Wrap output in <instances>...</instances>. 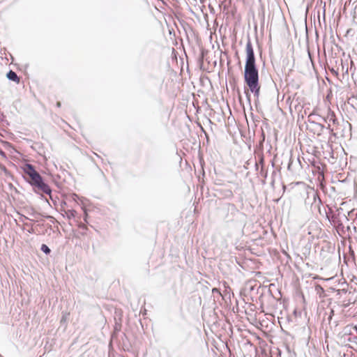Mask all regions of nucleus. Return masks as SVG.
I'll list each match as a JSON object with an SVG mask.
<instances>
[{
  "label": "nucleus",
  "instance_id": "26",
  "mask_svg": "<svg viewBox=\"0 0 357 357\" xmlns=\"http://www.w3.org/2000/svg\"><path fill=\"white\" fill-rule=\"evenodd\" d=\"M86 218H87V213H85L84 218V221H85V222H86Z\"/></svg>",
  "mask_w": 357,
  "mask_h": 357
},
{
  "label": "nucleus",
  "instance_id": "6",
  "mask_svg": "<svg viewBox=\"0 0 357 357\" xmlns=\"http://www.w3.org/2000/svg\"><path fill=\"white\" fill-rule=\"evenodd\" d=\"M6 77L10 80V81H13L16 83H19L20 81V77L17 76V73L15 72H14L13 70H10L7 74H6Z\"/></svg>",
  "mask_w": 357,
  "mask_h": 357
},
{
  "label": "nucleus",
  "instance_id": "8",
  "mask_svg": "<svg viewBox=\"0 0 357 357\" xmlns=\"http://www.w3.org/2000/svg\"><path fill=\"white\" fill-rule=\"evenodd\" d=\"M315 291L319 297H322L324 294V289L320 284H317L315 286Z\"/></svg>",
  "mask_w": 357,
  "mask_h": 357
},
{
  "label": "nucleus",
  "instance_id": "24",
  "mask_svg": "<svg viewBox=\"0 0 357 357\" xmlns=\"http://www.w3.org/2000/svg\"><path fill=\"white\" fill-rule=\"evenodd\" d=\"M337 291V292L342 291V293H344V292H346L347 291H346L345 289H338Z\"/></svg>",
  "mask_w": 357,
  "mask_h": 357
},
{
  "label": "nucleus",
  "instance_id": "17",
  "mask_svg": "<svg viewBox=\"0 0 357 357\" xmlns=\"http://www.w3.org/2000/svg\"><path fill=\"white\" fill-rule=\"evenodd\" d=\"M261 137H262V139H261V143L262 144L265 140V134L263 131H262Z\"/></svg>",
  "mask_w": 357,
  "mask_h": 357
},
{
  "label": "nucleus",
  "instance_id": "11",
  "mask_svg": "<svg viewBox=\"0 0 357 357\" xmlns=\"http://www.w3.org/2000/svg\"><path fill=\"white\" fill-rule=\"evenodd\" d=\"M259 174H260V175H261V176H263L264 178H266V177H267V172H266V171H264V167H261Z\"/></svg>",
  "mask_w": 357,
  "mask_h": 357
},
{
  "label": "nucleus",
  "instance_id": "9",
  "mask_svg": "<svg viewBox=\"0 0 357 357\" xmlns=\"http://www.w3.org/2000/svg\"><path fill=\"white\" fill-rule=\"evenodd\" d=\"M40 250L45 255H49L51 252V249L46 244L41 245Z\"/></svg>",
  "mask_w": 357,
  "mask_h": 357
},
{
  "label": "nucleus",
  "instance_id": "29",
  "mask_svg": "<svg viewBox=\"0 0 357 357\" xmlns=\"http://www.w3.org/2000/svg\"><path fill=\"white\" fill-rule=\"evenodd\" d=\"M0 357H3V356L0 354Z\"/></svg>",
  "mask_w": 357,
  "mask_h": 357
},
{
  "label": "nucleus",
  "instance_id": "23",
  "mask_svg": "<svg viewBox=\"0 0 357 357\" xmlns=\"http://www.w3.org/2000/svg\"><path fill=\"white\" fill-rule=\"evenodd\" d=\"M61 102L58 101V102H56V107H61Z\"/></svg>",
  "mask_w": 357,
  "mask_h": 357
},
{
  "label": "nucleus",
  "instance_id": "7",
  "mask_svg": "<svg viewBox=\"0 0 357 357\" xmlns=\"http://www.w3.org/2000/svg\"><path fill=\"white\" fill-rule=\"evenodd\" d=\"M77 214L75 210H67L64 211V214H62L63 217H66L68 219H70L72 218H75Z\"/></svg>",
  "mask_w": 357,
  "mask_h": 357
},
{
  "label": "nucleus",
  "instance_id": "10",
  "mask_svg": "<svg viewBox=\"0 0 357 357\" xmlns=\"http://www.w3.org/2000/svg\"><path fill=\"white\" fill-rule=\"evenodd\" d=\"M24 225L29 227V229L28 230V232L30 234H34L35 231L33 228V225L31 224H29L27 222L24 223Z\"/></svg>",
  "mask_w": 357,
  "mask_h": 357
},
{
  "label": "nucleus",
  "instance_id": "12",
  "mask_svg": "<svg viewBox=\"0 0 357 357\" xmlns=\"http://www.w3.org/2000/svg\"><path fill=\"white\" fill-rule=\"evenodd\" d=\"M18 214L21 215V218H20V220H21L22 221L24 219V220H31V221H33V222H35V221H36V220H33V219H31V218H29V217H27V216H26V215H23V214H21V213H18Z\"/></svg>",
  "mask_w": 357,
  "mask_h": 357
},
{
  "label": "nucleus",
  "instance_id": "13",
  "mask_svg": "<svg viewBox=\"0 0 357 357\" xmlns=\"http://www.w3.org/2000/svg\"><path fill=\"white\" fill-rule=\"evenodd\" d=\"M312 196H313V199H314V202H316L317 199H318L319 203H321V200H320L317 193L313 192Z\"/></svg>",
  "mask_w": 357,
  "mask_h": 357
},
{
  "label": "nucleus",
  "instance_id": "27",
  "mask_svg": "<svg viewBox=\"0 0 357 357\" xmlns=\"http://www.w3.org/2000/svg\"><path fill=\"white\" fill-rule=\"evenodd\" d=\"M65 205H66V202H62V204H61V206H65Z\"/></svg>",
  "mask_w": 357,
  "mask_h": 357
},
{
  "label": "nucleus",
  "instance_id": "20",
  "mask_svg": "<svg viewBox=\"0 0 357 357\" xmlns=\"http://www.w3.org/2000/svg\"><path fill=\"white\" fill-rule=\"evenodd\" d=\"M351 329H353L354 331L356 332L357 333V326H351L350 327Z\"/></svg>",
  "mask_w": 357,
  "mask_h": 357
},
{
  "label": "nucleus",
  "instance_id": "16",
  "mask_svg": "<svg viewBox=\"0 0 357 357\" xmlns=\"http://www.w3.org/2000/svg\"><path fill=\"white\" fill-rule=\"evenodd\" d=\"M334 314V311L333 310H331V314L329 315L328 317V320L329 321H331V319H332V316Z\"/></svg>",
  "mask_w": 357,
  "mask_h": 357
},
{
  "label": "nucleus",
  "instance_id": "19",
  "mask_svg": "<svg viewBox=\"0 0 357 357\" xmlns=\"http://www.w3.org/2000/svg\"><path fill=\"white\" fill-rule=\"evenodd\" d=\"M212 291H213V293L217 292V293L220 294V290H219L218 289H217V288H213V290H212Z\"/></svg>",
  "mask_w": 357,
  "mask_h": 357
},
{
  "label": "nucleus",
  "instance_id": "2",
  "mask_svg": "<svg viewBox=\"0 0 357 357\" xmlns=\"http://www.w3.org/2000/svg\"><path fill=\"white\" fill-rule=\"evenodd\" d=\"M24 172L26 175L29 176V183L33 187L35 192H43L46 195H51V188L44 181L43 178L35 169L32 165L26 164L25 166Z\"/></svg>",
  "mask_w": 357,
  "mask_h": 357
},
{
  "label": "nucleus",
  "instance_id": "28",
  "mask_svg": "<svg viewBox=\"0 0 357 357\" xmlns=\"http://www.w3.org/2000/svg\"><path fill=\"white\" fill-rule=\"evenodd\" d=\"M255 167H256V169H258L259 166H258L257 163L255 164Z\"/></svg>",
  "mask_w": 357,
  "mask_h": 357
},
{
  "label": "nucleus",
  "instance_id": "22",
  "mask_svg": "<svg viewBox=\"0 0 357 357\" xmlns=\"http://www.w3.org/2000/svg\"><path fill=\"white\" fill-rule=\"evenodd\" d=\"M264 161V158H263V157H261V158H260V160H259V163H260L261 165H263Z\"/></svg>",
  "mask_w": 357,
  "mask_h": 357
},
{
  "label": "nucleus",
  "instance_id": "4",
  "mask_svg": "<svg viewBox=\"0 0 357 357\" xmlns=\"http://www.w3.org/2000/svg\"><path fill=\"white\" fill-rule=\"evenodd\" d=\"M324 122L328 123V126L326 127V129L328 130L330 134L333 135H335L333 132L334 128H332L331 123L333 125L338 124V121L337 118L335 117V114L334 112L331 111L330 109L328 111V114L326 117L322 118Z\"/></svg>",
  "mask_w": 357,
  "mask_h": 357
},
{
  "label": "nucleus",
  "instance_id": "18",
  "mask_svg": "<svg viewBox=\"0 0 357 357\" xmlns=\"http://www.w3.org/2000/svg\"><path fill=\"white\" fill-rule=\"evenodd\" d=\"M0 155L4 158L6 157L5 152L3 151H2L1 149H0Z\"/></svg>",
  "mask_w": 357,
  "mask_h": 357
},
{
  "label": "nucleus",
  "instance_id": "5",
  "mask_svg": "<svg viewBox=\"0 0 357 357\" xmlns=\"http://www.w3.org/2000/svg\"><path fill=\"white\" fill-rule=\"evenodd\" d=\"M24 210L26 214L35 218H37L38 216L41 215V213L36 211L32 206L24 207Z\"/></svg>",
  "mask_w": 357,
  "mask_h": 357
},
{
  "label": "nucleus",
  "instance_id": "21",
  "mask_svg": "<svg viewBox=\"0 0 357 357\" xmlns=\"http://www.w3.org/2000/svg\"><path fill=\"white\" fill-rule=\"evenodd\" d=\"M230 207H231V208L232 210H235L236 211V207H235V206L234 204L230 205ZM236 212H238V211L236 210Z\"/></svg>",
  "mask_w": 357,
  "mask_h": 357
},
{
  "label": "nucleus",
  "instance_id": "3",
  "mask_svg": "<svg viewBox=\"0 0 357 357\" xmlns=\"http://www.w3.org/2000/svg\"><path fill=\"white\" fill-rule=\"evenodd\" d=\"M312 114L308 116L307 122V128L308 130L312 131L314 134L320 135L326 129V126L320 123L316 122L311 119Z\"/></svg>",
  "mask_w": 357,
  "mask_h": 357
},
{
  "label": "nucleus",
  "instance_id": "14",
  "mask_svg": "<svg viewBox=\"0 0 357 357\" xmlns=\"http://www.w3.org/2000/svg\"><path fill=\"white\" fill-rule=\"evenodd\" d=\"M78 227L82 230H87V227L84 223H79Z\"/></svg>",
  "mask_w": 357,
  "mask_h": 357
},
{
  "label": "nucleus",
  "instance_id": "15",
  "mask_svg": "<svg viewBox=\"0 0 357 357\" xmlns=\"http://www.w3.org/2000/svg\"><path fill=\"white\" fill-rule=\"evenodd\" d=\"M45 217L47 219H49V220H50V221H51L52 223H54V218L53 216L47 215H45Z\"/></svg>",
  "mask_w": 357,
  "mask_h": 357
},
{
  "label": "nucleus",
  "instance_id": "1",
  "mask_svg": "<svg viewBox=\"0 0 357 357\" xmlns=\"http://www.w3.org/2000/svg\"><path fill=\"white\" fill-rule=\"evenodd\" d=\"M246 59L244 67V82L249 91L253 93L255 98H259L260 94V84L259 70L256 64V58L254 49L249 36L246 43Z\"/></svg>",
  "mask_w": 357,
  "mask_h": 357
},
{
  "label": "nucleus",
  "instance_id": "25",
  "mask_svg": "<svg viewBox=\"0 0 357 357\" xmlns=\"http://www.w3.org/2000/svg\"><path fill=\"white\" fill-rule=\"evenodd\" d=\"M245 93H246V96H247L248 99L250 100V94L248 93V92H246V91H245Z\"/></svg>",
  "mask_w": 357,
  "mask_h": 357
}]
</instances>
